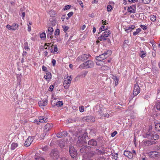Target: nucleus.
<instances>
[{"mask_svg": "<svg viewBox=\"0 0 160 160\" xmlns=\"http://www.w3.org/2000/svg\"><path fill=\"white\" fill-rule=\"evenodd\" d=\"M144 137L148 139L156 140L159 138V136L156 134L154 131H149L144 135Z\"/></svg>", "mask_w": 160, "mask_h": 160, "instance_id": "1", "label": "nucleus"}, {"mask_svg": "<svg viewBox=\"0 0 160 160\" xmlns=\"http://www.w3.org/2000/svg\"><path fill=\"white\" fill-rule=\"evenodd\" d=\"M94 63L91 60H88L85 62L81 64L79 66V68L81 69L84 68H92L94 66Z\"/></svg>", "mask_w": 160, "mask_h": 160, "instance_id": "2", "label": "nucleus"}, {"mask_svg": "<svg viewBox=\"0 0 160 160\" xmlns=\"http://www.w3.org/2000/svg\"><path fill=\"white\" fill-rule=\"evenodd\" d=\"M111 54V51L110 50H108L103 54L100 55L99 56L96 57V59L97 61H102L108 57Z\"/></svg>", "mask_w": 160, "mask_h": 160, "instance_id": "3", "label": "nucleus"}, {"mask_svg": "<svg viewBox=\"0 0 160 160\" xmlns=\"http://www.w3.org/2000/svg\"><path fill=\"white\" fill-rule=\"evenodd\" d=\"M111 32L109 30L107 31L102 33L98 38V40L101 41H104L110 34Z\"/></svg>", "mask_w": 160, "mask_h": 160, "instance_id": "4", "label": "nucleus"}, {"mask_svg": "<svg viewBox=\"0 0 160 160\" xmlns=\"http://www.w3.org/2000/svg\"><path fill=\"white\" fill-rule=\"evenodd\" d=\"M72 79L71 76H68L65 79L63 82V86L65 88L67 89L69 88Z\"/></svg>", "mask_w": 160, "mask_h": 160, "instance_id": "5", "label": "nucleus"}, {"mask_svg": "<svg viewBox=\"0 0 160 160\" xmlns=\"http://www.w3.org/2000/svg\"><path fill=\"white\" fill-rule=\"evenodd\" d=\"M124 155L129 159H132L136 155V152L134 150H132L131 152L125 150L124 152Z\"/></svg>", "mask_w": 160, "mask_h": 160, "instance_id": "6", "label": "nucleus"}, {"mask_svg": "<svg viewBox=\"0 0 160 160\" xmlns=\"http://www.w3.org/2000/svg\"><path fill=\"white\" fill-rule=\"evenodd\" d=\"M6 28L8 30L12 31H15L18 28L19 25L17 23L15 22L11 25L8 24L6 26Z\"/></svg>", "mask_w": 160, "mask_h": 160, "instance_id": "7", "label": "nucleus"}, {"mask_svg": "<svg viewBox=\"0 0 160 160\" xmlns=\"http://www.w3.org/2000/svg\"><path fill=\"white\" fill-rule=\"evenodd\" d=\"M148 156L151 158L158 159L160 157V154L156 151H151L148 153Z\"/></svg>", "mask_w": 160, "mask_h": 160, "instance_id": "8", "label": "nucleus"}, {"mask_svg": "<svg viewBox=\"0 0 160 160\" xmlns=\"http://www.w3.org/2000/svg\"><path fill=\"white\" fill-rule=\"evenodd\" d=\"M90 56L89 54H82L79 56L77 58V60L78 61H82L83 62L87 59H88V58Z\"/></svg>", "mask_w": 160, "mask_h": 160, "instance_id": "9", "label": "nucleus"}, {"mask_svg": "<svg viewBox=\"0 0 160 160\" xmlns=\"http://www.w3.org/2000/svg\"><path fill=\"white\" fill-rule=\"evenodd\" d=\"M50 155L54 159H57L59 157L58 152L57 150H53L51 152Z\"/></svg>", "mask_w": 160, "mask_h": 160, "instance_id": "10", "label": "nucleus"}, {"mask_svg": "<svg viewBox=\"0 0 160 160\" xmlns=\"http://www.w3.org/2000/svg\"><path fill=\"white\" fill-rule=\"evenodd\" d=\"M70 154L71 157L73 158L77 155V152L72 146H70L69 148Z\"/></svg>", "mask_w": 160, "mask_h": 160, "instance_id": "11", "label": "nucleus"}, {"mask_svg": "<svg viewBox=\"0 0 160 160\" xmlns=\"http://www.w3.org/2000/svg\"><path fill=\"white\" fill-rule=\"evenodd\" d=\"M95 153L92 151L90 152L83 155V159L82 160H90L89 159L93 156Z\"/></svg>", "mask_w": 160, "mask_h": 160, "instance_id": "12", "label": "nucleus"}, {"mask_svg": "<svg viewBox=\"0 0 160 160\" xmlns=\"http://www.w3.org/2000/svg\"><path fill=\"white\" fill-rule=\"evenodd\" d=\"M140 92V88L138 85L136 84H135L133 91V94L134 96L138 95Z\"/></svg>", "mask_w": 160, "mask_h": 160, "instance_id": "13", "label": "nucleus"}, {"mask_svg": "<svg viewBox=\"0 0 160 160\" xmlns=\"http://www.w3.org/2000/svg\"><path fill=\"white\" fill-rule=\"evenodd\" d=\"M39 121L38 120H35L34 122L38 124L39 122L44 123L47 122L48 121V118L43 117H40L39 118Z\"/></svg>", "mask_w": 160, "mask_h": 160, "instance_id": "14", "label": "nucleus"}, {"mask_svg": "<svg viewBox=\"0 0 160 160\" xmlns=\"http://www.w3.org/2000/svg\"><path fill=\"white\" fill-rule=\"evenodd\" d=\"M102 23L103 24L100 28L99 30V33H101L102 31L107 30L108 29V27L107 26H105L104 25H106V21L103 20L102 21Z\"/></svg>", "mask_w": 160, "mask_h": 160, "instance_id": "15", "label": "nucleus"}, {"mask_svg": "<svg viewBox=\"0 0 160 160\" xmlns=\"http://www.w3.org/2000/svg\"><path fill=\"white\" fill-rule=\"evenodd\" d=\"M44 78L47 81H50L52 78L51 73L48 71H46L45 72Z\"/></svg>", "mask_w": 160, "mask_h": 160, "instance_id": "16", "label": "nucleus"}, {"mask_svg": "<svg viewBox=\"0 0 160 160\" xmlns=\"http://www.w3.org/2000/svg\"><path fill=\"white\" fill-rule=\"evenodd\" d=\"M33 138V137H29L26 140L24 143L25 146L28 147L30 145L32 142Z\"/></svg>", "mask_w": 160, "mask_h": 160, "instance_id": "17", "label": "nucleus"}, {"mask_svg": "<svg viewBox=\"0 0 160 160\" xmlns=\"http://www.w3.org/2000/svg\"><path fill=\"white\" fill-rule=\"evenodd\" d=\"M53 124L51 123H47L44 127V131L48 132L52 128Z\"/></svg>", "mask_w": 160, "mask_h": 160, "instance_id": "18", "label": "nucleus"}, {"mask_svg": "<svg viewBox=\"0 0 160 160\" xmlns=\"http://www.w3.org/2000/svg\"><path fill=\"white\" fill-rule=\"evenodd\" d=\"M83 119L86 121L87 122H94L95 121L93 117L92 116H88L83 118Z\"/></svg>", "mask_w": 160, "mask_h": 160, "instance_id": "19", "label": "nucleus"}, {"mask_svg": "<svg viewBox=\"0 0 160 160\" xmlns=\"http://www.w3.org/2000/svg\"><path fill=\"white\" fill-rule=\"evenodd\" d=\"M58 99L52 97L51 100V104L53 107L56 106L58 102Z\"/></svg>", "mask_w": 160, "mask_h": 160, "instance_id": "20", "label": "nucleus"}, {"mask_svg": "<svg viewBox=\"0 0 160 160\" xmlns=\"http://www.w3.org/2000/svg\"><path fill=\"white\" fill-rule=\"evenodd\" d=\"M47 102L48 100L46 99L45 100L41 101L38 102V105L40 107L44 106L47 105Z\"/></svg>", "mask_w": 160, "mask_h": 160, "instance_id": "21", "label": "nucleus"}, {"mask_svg": "<svg viewBox=\"0 0 160 160\" xmlns=\"http://www.w3.org/2000/svg\"><path fill=\"white\" fill-rule=\"evenodd\" d=\"M88 144L90 146H96L97 145V142L93 139L89 140L88 142Z\"/></svg>", "mask_w": 160, "mask_h": 160, "instance_id": "22", "label": "nucleus"}, {"mask_svg": "<svg viewBox=\"0 0 160 160\" xmlns=\"http://www.w3.org/2000/svg\"><path fill=\"white\" fill-rule=\"evenodd\" d=\"M135 28V26L134 25H131L129 27H127L125 29V31H126L127 32H131L132 30H133Z\"/></svg>", "mask_w": 160, "mask_h": 160, "instance_id": "23", "label": "nucleus"}, {"mask_svg": "<svg viewBox=\"0 0 160 160\" xmlns=\"http://www.w3.org/2000/svg\"><path fill=\"white\" fill-rule=\"evenodd\" d=\"M87 148H86L85 147H84L82 148H81V149H80V152L82 153H83V156L84 154H86V153H88L90 152L91 151H90L89 152H86L87 150Z\"/></svg>", "mask_w": 160, "mask_h": 160, "instance_id": "24", "label": "nucleus"}, {"mask_svg": "<svg viewBox=\"0 0 160 160\" xmlns=\"http://www.w3.org/2000/svg\"><path fill=\"white\" fill-rule=\"evenodd\" d=\"M95 154L93 155H94L96 154L98 155H101V154H103L104 153L105 151H101V150H100L99 149H96L95 152L93 151Z\"/></svg>", "mask_w": 160, "mask_h": 160, "instance_id": "25", "label": "nucleus"}, {"mask_svg": "<svg viewBox=\"0 0 160 160\" xmlns=\"http://www.w3.org/2000/svg\"><path fill=\"white\" fill-rule=\"evenodd\" d=\"M144 142L147 145H151L152 144H155L156 142L155 141H152L147 140L145 141Z\"/></svg>", "mask_w": 160, "mask_h": 160, "instance_id": "26", "label": "nucleus"}, {"mask_svg": "<svg viewBox=\"0 0 160 160\" xmlns=\"http://www.w3.org/2000/svg\"><path fill=\"white\" fill-rule=\"evenodd\" d=\"M53 31V30L52 28H49L48 30V31L47 32L48 37V36L49 35H51L52 34Z\"/></svg>", "mask_w": 160, "mask_h": 160, "instance_id": "27", "label": "nucleus"}, {"mask_svg": "<svg viewBox=\"0 0 160 160\" xmlns=\"http://www.w3.org/2000/svg\"><path fill=\"white\" fill-rule=\"evenodd\" d=\"M101 69L102 70H103L104 71H106L107 70H109L110 69L109 67H108L106 65H102L101 67Z\"/></svg>", "mask_w": 160, "mask_h": 160, "instance_id": "28", "label": "nucleus"}, {"mask_svg": "<svg viewBox=\"0 0 160 160\" xmlns=\"http://www.w3.org/2000/svg\"><path fill=\"white\" fill-rule=\"evenodd\" d=\"M155 128L156 130L160 132V122L157 123L155 124Z\"/></svg>", "mask_w": 160, "mask_h": 160, "instance_id": "29", "label": "nucleus"}, {"mask_svg": "<svg viewBox=\"0 0 160 160\" xmlns=\"http://www.w3.org/2000/svg\"><path fill=\"white\" fill-rule=\"evenodd\" d=\"M18 146V144L15 143H12L11 146V149L12 150H14Z\"/></svg>", "mask_w": 160, "mask_h": 160, "instance_id": "30", "label": "nucleus"}, {"mask_svg": "<svg viewBox=\"0 0 160 160\" xmlns=\"http://www.w3.org/2000/svg\"><path fill=\"white\" fill-rule=\"evenodd\" d=\"M139 54L140 57L142 58L145 57L146 56V53L143 50L141 51Z\"/></svg>", "mask_w": 160, "mask_h": 160, "instance_id": "31", "label": "nucleus"}, {"mask_svg": "<svg viewBox=\"0 0 160 160\" xmlns=\"http://www.w3.org/2000/svg\"><path fill=\"white\" fill-rule=\"evenodd\" d=\"M128 12L134 13L135 12V10L133 8L131 7H129L128 8Z\"/></svg>", "mask_w": 160, "mask_h": 160, "instance_id": "32", "label": "nucleus"}, {"mask_svg": "<svg viewBox=\"0 0 160 160\" xmlns=\"http://www.w3.org/2000/svg\"><path fill=\"white\" fill-rule=\"evenodd\" d=\"M96 107L97 108H98L99 109V110L97 111L98 112V114H99L101 116H103V114L102 113V112L101 108L98 106H97Z\"/></svg>", "mask_w": 160, "mask_h": 160, "instance_id": "33", "label": "nucleus"}, {"mask_svg": "<svg viewBox=\"0 0 160 160\" xmlns=\"http://www.w3.org/2000/svg\"><path fill=\"white\" fill-rule=\"evenodd\" d=\"M136 30V31L134 32H133V35L134 36L136 35L139 32H140L141 31V29L140 28H138Z\"/></svg>", "mask_w": 160, "mask_h": 160, "instance_id": "34", "label": "nucleus"}, {"mask_svg": "<svg viewBox=\"0 0 160 160\" xmlns=\"http://www.w3.org/2000/svg\"><path fill=\"white\" fill-rule=\"evenodd\" d=\"M40 38L42 39H44L46 38V35L45 32H42L40 35Z\"/></svg>", "mask_w": 160, "mask_h": 160, "instance_id": "35", "label": "nucleus"}, {"mask_svg": "<svg viewBox=\"0 0 160 160\" xmlns=\"http://www.w3.org/2000/svg\"><path fill=\"white\" fill-rule=\"evenodd\" d=\"M96 64L97 65H103V64H104V62L102 60L101 61H97L96 62Z\"/></svg>", "mask_w": 160, "mask_h": 160, "instance_id": "36", "label": "nucleus"}, {"mask_svg": "<svg viewBox=\"0 0 160 160\" xmlns=\"http://www.w3.org/2000/svg\"><path fill=\"white\" fill-rule=\"evenodd\" d=\"M107 10L108 12L111 11L113 9V7L110 5H108L107 7Z\"/></svg>", "mask_w": 160, "mask_h": 160, "instance_id": "37", "label": "nucleus"}, {"mask_svg": "<svg viewBox=\"0 0 160 160\" xmlns=\"http://www.w3.org/2000/svg\"><path fill=\"white\" fill-rule=\"evenodd\" d=\"M150 20L152 22H155L156 19V17L154 15H151L150 17Z\"/></svg>", "mask_w": 160, "mask_h": 160, "instance_id": "38", "label": "nucleus"}, {"mask_svg": "<svg viewBox=\"0 0 160 160\" xmlns=\"http://www.w3.org/2000/svg\"><path fill=\"white\" fill-rule=\"evenodd\" d=\"M112 159H114L115 160H117L118 159V154L117 153H114L112 154Z\"/></svg>", "mask_w": 160, "mask_h": 160, "instance_id": "39", "label": "nucleus"}, {"mask_svg": "<svg viewBox=\"0 0 160 160\" xmlns=\"http://www.w3.org/2000/svg\"><path fill=\"white\" fill-rule=\"evenodd\" d=\"M65 133H66L65 132L63 131L62 132L58 133L57 134V137L59 138H61L62 137L61 136V135L63 134H65Z\"/></svg>", "mask_w": 160, "mask_h": 160, "instance_id": "40", "label": "nucleus"}, {"mask_svg": "<svg viewBox=\"0 0 160 160\" xmlns=\"http://www.w3.org/2000/svg\"><path fill=\"white\" fill-rule=\"evenodd\" d=\"M60 33L59 30L58 29H56L54 32V34L55 35H59Z\"/></svg>", "mask_w": 160, "mask_h": 160, "instance_id": "41", "label": "nucleus"}, {"mask_svg": "<svg viewBox=\"0 0 160 160\" xmlns=\"http://www.w3.org/2000/svg\"><path fill=\"white\" fill-rule=\"evenodd\" d=\"M114 79L115 81V85H117L118 82V79L117 77H115L114 78Z\"/></svg>", "mask_w": 160, "mask_h": 160, "instance_id": "42", "label": "nucleus"}, {"mask_svg": "<svg viewBox=\"0 0 160 160\" xmlns=\"http://www.w3.org/2000/svg\"><path fill=\"white\" fill-rule=\"evenodd\" d=\"M24 45L25 46H24V48L25 50H29V47L28 46V45L27 44V43L26 42L24 43Z\"/></svg>", "mask_w": 160, "mask_h": 160, "instance_id": "43", "label": "nucleus"}, {"mask_svg": "<svg viewBox=\"0 0 160 160\" xmlns=\"http://www.w3.org/2000/svg\"><path fill=\"white\" fill-rule=\"evenodd\" d=\"M57 103V105L56 106L58 107H61L63 105L62 102V101H58V102Z\"/></svg>", "mask_w": 160, "mask_h": 160, "instance_id": "44", "label": "nucleus"}, {"mask_svg": "<svg viewBox=\"0 0 160 160\" xmlns=\"http://www.w3.org/2000/svg\"><path fill=\"white\" fill-rule=\"evenodd\" d=\"M62 28H63V31L64 32H66L68 29L69 28L68 27L66 26H63Z\"/></svg>", "mask_w": 160, "mask_h": 160, "instance_id": "45", "label": "nucleus"}, {"mask_svg": "<svg viewBox=\"0 0 160 160\" xmlns=\"http://www.w3.org/2000/svg\"><path fill=\"white\" fill-rule=\"evenodd\" d=\"M156 108L157 110L160 111V102L156 104Z\"/></svg>", "mask_w": 160, "mask_h": 160, "instance_id": "46", "label": "nucleus"}, {"mask_svg": "<svg viewBox=\"0 0 160 160\" xmlns=\"http://www.w3.org/2000/svg\"><path fill=\"white\" fill-rule=\"evenodd\" d=\"M73 14V12H69L68 14V18H67V19H68L70 17H71Z\"/></svg>", "mask_w": 160, "mask_h": 160, "instance_id": "47", "label": "nucleus"}, {"mask_svg": "<svg viewBox=\"0 0 160 160\" xmlns=\"http://www.w3.org/2000/svg\"><path fill=\"white\" fill-rule=\"evenodd\" d=\"M151 0H142L143 3L145 4H148L149 3Z\"/></svg>", "mask_w": 160, "mask_h": 160, "instance_id": "48", "label": "nucleus"}, {"mask_svg": "<svg viewBox=\"0 0 160 160\" xmlns=\"http://www.w3.org/2000/svg\"><path fill=\"white\" fill-rule=\"evenodd\" d=\"M79 109L80 112H83L84 111V109L83 107V106H81L79 108Z\"/></svg>", "mask_w": 160, "mask_h": 160, "instance_id": "49", "label": "nucleus"}, {"mask_svg": "<svg viewBox=\"0 0 160 160\" xmlns=\"http://www.w3.org/2000/svg\"><path fill=\"white\" fill-rule=\"evenodd\" d=\"M70 6L69 5L66 6L64 8V10H67L69 9L70 8Z\"/></svg>", "mask_w": 160, "mask_h": 160, "instance_id": "50", "label": "nucleus"}, {"mask_svg": "<svg viewBox=\"0 0 160 160\" xmlns=\"http://www.w3.org/2000/svg\"><path fill=\"white\" fill-rule=\"evenodd\" d=\"M36 160H45L44 159L40 157H38L35 158Z\"/></svg>", "mask_w": 160, "mask_h": 160, "instance_id": "51", "label": "nucleus"}, {"mask_svg": "<svg viewBox=\"0 0 160 160\" xmlns=\"http://www.w3.org/2000/svg\"><path fill=\"white\" fill-rule=\"evenodd\" d=\"M140 27L142 28L144 30H145L147 29V27L144 25H140Z\"/></svg>", "mask_w": 160, "mask_h": 160, "instance_id": "52", "label": "nucleus"}, {"mask_svg": "<svg viewBox=\"0 0 160 160\" xmlns=\"http://www.w3.org/2000/svg\"><path fill=\"white\" fill-rule=\"evenodd\" d=\"M54 86L53 85H51L49 87V91H52L53 90Z\"/></svg>", "mask_w": 160, "mask_h": 160, "instance_id": "53", "label": "nucleus"}, {"mask_svg": "<svg viewBox=\"0 0 160 160\" xmlns=\"http://www.w3.org/2000/svg\"><path fill=\"white\" fill-rule=\"evenodd\" d=\"M78 2L79 3V4L82 8L83 7V5L82 2L80 0H78Z\"/></svg>", "mask_w": 160, "mask_h": 160, "instance_id": "54", "label": "nucleus"}, {"mask_svg": "<svg viewBox=\"0 0 160 160\" xmlns=\"http://www.w3.org/2000/svg\"><path fill=\"white\" fill-rule=\"evenodd\" d=\"M117 131H115L114 132L111 134V136L112 137H114L117 134Z\"/></svg>", "mask_w": 160, "mask_h": 160, "instance_id": "55", "label": "nucleus"}, {"mask_svg": "<svg viewBox=\"0 0 160 160\" xmlns=\"http://www.w3.org/2000/svg\"><path fill=\"white\" fill-rule=\"evenodd\" d=\"M58 49L56 45H55L54 47V51L55 52L58 51Z\"/></svg>", "mask_w": 160, "mask_h": 160, "instance_id": "56", "label": "nucleus"}, {"mask_svg": "<svg viewBox=\"0 0 160 160\" xmlns=\"http://www.w3.org/2000/svg\"><path fill=\"white\" fill-rule=\"evenodd\" d=\"M138 0H128V2H138Z\"/></svg>", "mask_w": 160, "mask_h": 160, "instance_id": "57", "label": "nucleus"}, {"mask_svg": "<svg viewBox=\"0 0 160 160\" xmlns=\"http://www.w3.org/2000/svg\"><path fill=\"white\" fill-rule=\"evenodd\" d=\"M47 68L44 66H42V70L44 71H46Z\"/></svg>", "mask_w": 160, "mask_h": 160, "instance_id": "58", "label": "nucleus"}, {"mask_svg": "<svg viewBox=\"0 0 160 160\" xmlns=\"http://www.w3.org/2000/svg\"><path fill=\"white\" fill-rule=\"evenodd\" d=\"M59 145L61 148H63L64 146V144L63 143H61L60 142H59Z\"/></svg>", "mask_w": 160, "mask_h": 160, "instance_id": "59", "label": "nucleus"}, {"mask_svg": "<svg viewBox=\"0 0 160 160\" xmlns=\"http://www.w3.org/2000/svg\"><path fill=\"white\" fill-rule=\"evenodd\" d=\"M52 63L53 66H55L56 63V60L55 59H52Z\"/></svg>", "mask_w": 160, "mask_h": 160, "instance_id": "60", "label": "nucleus"}, {"mask_svg": "<svg viewBox=\"0 0 160 160\" xmlns=\"http://www.w3.org/2000/svg\"><path fill=\"white\" fill-rule=\"evenodd\" d=\"M61 160H68V159L66 157H62L61 158Z\"/></svg>", "mask_w": 160, "mask_h": 160, "instance_id": "61", "label": "nucleus"}, {"mask_svg": "<svg viewBox=\"0 0 160 160\" xmlns=\"http://www.w3.org/2000/svg\"><path fill=\"white\" fill-rule=\"evenodd\" d=\"M129 43V41L128 40H125L124 42V44H127V45L128 43Z\"/></svg>", "mask_w": 160, "mask_h": 160, "instance_id": "62", "label": "nucleus"}, {"mask_svg": "<svg viewBox=\"0 0 160 160\" xmlns=\"http://www.w3.org/2000/svg\"><path fill=\"white\" fill-rule=\"evenodd\" d=\"M25 16V13L24 12H23L22 14V17L23 19H24V18Z\"/></svg>", "mask_w": 160, "mask_h": 160, "instance_id": "63", "label": "nucleus"}, {"mask_svg": "<svg viewBox=\"0 0 160 160\" xmlns=\"http://www.w3.org/2000/svg\"><path fill=\"white\" fill-rule=\"evenodd\" d=\"M28 31L30 32L31 30V27L28 24Z\"/></svg>", "mask_w": 160, "mask_h": 160, "instance_id": "64", "label": "nucleus"}]
</instances>
